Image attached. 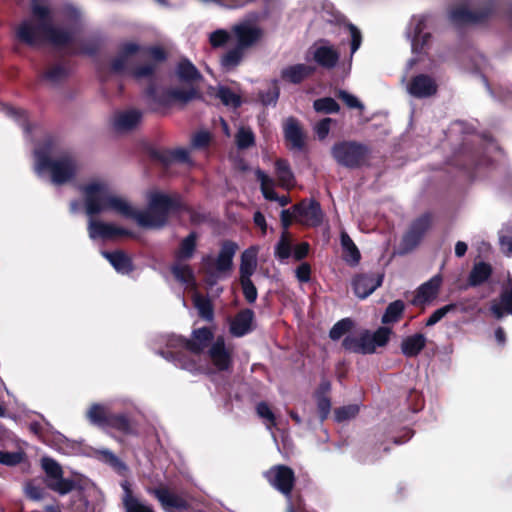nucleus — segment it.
<instances>
[{
	"mask_svg": "<svg viewBox=\"0 0 512 512\" xmlns=\"http://www.w3.org/2000/svg\"><path fill=\"white\" fill-rule=\"evenodd\" d=\"M80 190L88 217L113 212L134 219L140 227L146 229H161L167 224L171 214L183 208L179 195L152 192L148 197L147 209L137 211L125 197L113 192L110 185L103 180H93L83 185Z\"/></svg>",
	"mask_w": 512,
	"mask_h": 512,
	"instance_id": "1",
	"label": "nucleus"
},
{
	"mask_svg": "<svg viewBox=\"0 0 512 512\" xmlns=\"http://www.w3.org/2000/svg\"><path fill=\"white\" fill-rule=\"evenodd\" d=\"M44 2L32 0L31 17L22 20L15 28L16 38L30 47H39L46 42L54 46L70 43L76 34L79 12L68 8L60 16Z\"/></svg>",
	"mask_w": 512,
	"mask_h": 512,
	"instance_id": "2",
	"label": "nucleus"
},
{
	"mask_svg": "<svg viewBox=\"0 0 512 512\" xmlns=\"http://www.w3.org/2000/svg\"><path fill=\"white\" fill-rule=\"evenodd\" d=\"M34 158L35 173L40 178L49 177L54 185L71 181L79 169L76 155L71 151L56 153L50 140L35 149Z\"/></svg>",
	"mask_w": 512,
	"mask_h": 512,
	"instance_id": "3",
	"label": "nucleus"
},
{
	"mask_svg": "<svg viewBox=\"0 0 512 512\" xmlns=\"http://www.w3.org/2000/svg\"><path fill=\"white\" fill-rule=\"evenodd\" d=\"M213 333L209 328H199L193 331L190 340L177 335L166 336V350L159 354L173 362L176 366L193 371L196 370L194 361L187 360V354L198 355L212 345Z\"/></svg>",
	"mask_w": 512,
	"mask_h": 512,
	"instance_id": "4",
	"label": "nucleus"
},
{
	"mask_svg": "<svg viewBox=\"0 0 512 512\" xmlns=\"http://www.w3.org/2000/svg\"><path fill=\"white\" fill-rule=\"evenodd\" d=\"M236 41L220 58L221 66L226 70L237 67L244 59L246 51L254 46L263 36V29L251 20H243L231 27Z\"/></svg>",
	"mask_w": 512,
	"mask_h": 512,
	"instance_id": "5",
	"label": "nucleus"
},
{
	"mask_svg": "<svg viewBox=\"0 0 512 512\" xmlns=\"http://www.w3.org/2000/svg\"><path fill=\"white\" fill-rule=\"evenodd\" d=\"M237 248L236 243L225 241L217 257L211 254L202 257V269L209 285L229 276Z\"/></svg>",
	"mask_w": 512,
	"mask_h": 512,
	"instance_id": "6",
	"label": "nucleus"
},
{
	"mask_svg": "<svg viewBox=\"0 0 512 512\" xmlns=\"http://www.w3.org/2000/svg\"><path fill=\"white\" fill-rule=\"evenodd\" d=\"M136 55L149 56L155 62H162L166 59L165 51L159 46L146 47L134 41H125L119 45L118 53L111 62V71L113 73L127 71Z\"/></svg>",
	"mask_w": 512,
	"mask_h": 512,
	"instance_id": "7",
	"label": "nucleus"
},
{
	"mask_svg": "<svg viewBox=\"0 0 512 512\" xmlns=\"http://www.w3.org/2000/svg\"><path fill=\"white\" fill-rule=\"evenodd\" d=\"M496 11V0H469L467 4L452 9L449 18L456 25L481 23Z\"/></svg>",
	"mask_w": 512,
	"mask_h": 512,
	"instance_id": "8",
	"label": "nucleus"
},
{
	"mask_svg": "<svg viewBox=\"0 0 512 512\" xmlns=\"http://www.w3.org/2000/svg\"><path fill=\"white\" fill-rule=\"evenodd\" d=\"M391 330L380 327L375 332L365 330L359 335H348L344 338L342 346L346 351L359 354H372L377 347H383L389 341Z\"/></svg>",
	"mask_w": 512,
	"mask_h": 512,
	"instance_id": "9",
	"label": "nucleus"
},
{
	"mask_svg": "<svg viewBox=\"0 0 512 512\" xmlns=\"http://www.w3.org/2000/svg\"><path fill=\"white\" fill-rule=\"evenodd\" d=\"M331 154L339 165L354 169L366 161L368 148L354 141H341L332 146Z\"/></svg>",
	"mask_w": 512,
	"mask_h": 512,
	"instance_id": "10",
	"label": "nucleus"
},
{
	"mask_svg": "<svg viewBox=\"0 0 512 512\" xmlns=\"http://www.w3.org/2000/svg\"><path fill=\"white\" fill-rule=\"evenodd\" d=\"M433 23L430 15H414L406 29V36L411 43L413 53H420L428 45L430 40V32L428 29Z\"/></svg>",
	"mask_w": 512,
	"mask_h": 512,
	"instance_id": "11",
	"label": "nucleus"
},
{
	"mask_svg": "<svg viewBox=\"0 0 512 512\" xmlns=\"http://www.w3.org/2000/svg\"><path fill=\"white\" fill-rule=\"evenodd\" d=\"M264 477L269 484L286 497H290L296 477L293 469L284 464L272 466L265 472Z\"/></svg>",
	"mask_w": 512,
	"mask_h": 512,
	"instance_id": "12",
	"label": "nucleus"
},
{
	"mask_svg": "<svg viewBox=\"0 0 512 512\" xmlns=\"http://www.w3.org/2000/svg\"><path fill=\"white\" fill-rule=\"evenodd\" d=\"M431 222V215L425 213L411 223L409 229L404 234L402 239V246L404 251L407 252L414 249L421 242L424 235L429 230Z\"/></svg>",
	"mask_w": 512,
	"mask_h": 512,
	"instance_id": "13",
	"label": "nucleus"
},
{
	"mask_svg": "<svg viewBox=\"0 0 512 512\" xmlns=\"http://www.w3.org/2000/svg\"><path fill=\"white\" fill-rule=\"evenodd\" d=\"M296 222L306 226H319L323 220L320 204L315 200H303L294 205Z\"/></svg>",
	"mask_w": 512,
	"mask_h": 512,
	"instance_id": "14",
	"label": "nucleus"
},
{
	"mask_svg": "<svg viewBox=\"0 0 512 512\" xmlns=\"http://www.w3.org/2000/svg\"><path fill=\"white\" fill-rule=\"evenodd\" d=\"M142 116V112L139 109L118 110L111 118V126L117 133H128L138 127Z\"/></svg>",
	"mask_w": 512,
	"mask_h": 512,
	"instance_id": "15",
	"label": "nucleus"
},
{
	"mask_svg": "<svg viewBox=\"0 0 512 512\" xmlns=\"http://www.w3.org/2000/svg\"><path fill=\"white\" fill-rule=\"evenodd\" d=\"M437 83L434 78L426 74H418L411 78L406 85L407 93L418 99L428 98L436 94Z\"/></svg>",
	"mask_w": 512,
	"mask_h": 512,
	"instance_id": "16",
	"label": "nucleus"
},
{
	"mask_svg": "<svg viewBox=\"0 0 512 512\" xmlns=\"http://www.w3.org/2000/svg\"><path fill=\"white\" fill-rule=\"evenodd\" d=\"M88 234L90 239H112L116 236H130L131 232L128 230L115 226L111 223H106L101 220H96L94 217H89L88 221Z\"/></svg>",
	"mask_w": 512,
	"mask_h": 512,
	"instance_id": "17",
	"label": "nucleus"
},
{
	"mask_svg": "<svg viewBox=\"0 0 512 512\" xmlns=\"http://www.w3.org/2000/svg\"><path fill=\"white\" fill-rule=\"evenodd\" d=\"M383 277V274L380 273H368L355 276L352 281L355 295L360 299H365L381 286Z\"/></svg>",
	"mask_w": 512,
	"mask_h": 512,
	"instance_id": "18",
	"label": "nucleus"
},
{
	"mask_svg": "<svg viewBox=\"0 0 512 512\" xmlns=\"http://www.w3.org/2000/svg\"><path fill=\"white\" fill-rule=\"evenodd\" d=\"M151 493L157 498L163 509L168 512L186 511L189 509L188 501L171 492L167 487L154 488Z\"/></svg>",
	"mask_w": 512,
	"mask_h": 512,
	"instance_id": "19",
	"label": "nucleus"
},
{
	"mask_svg": "<svg viewBox=\"0 0 512 512\" xmlns=\"http://www.w3.org/2000/svg\"><path fill=\"white\" fill-rule=\"evenodd\" d=\"M94 425H97L113 436V430L121 435H137L138 432L131 421V418H90Z\"/></svg>",
	"mask_w": 512,
	"mask_h": 512,
	"instance_id": "20",
	"label": "nucleus"
},
{
	"mask_svg": "<svg viewBox=\"0 0 512 512\" xmlns=\"http://www.w3.org/2000/svg\"><path fill=\"white\" fill-rule=\"evenodd\" d=\"M209 359L213 365L220 371L228 370L231 365V353L225 347V341L223 337H218L208 350Z\"/></svg>",
	"mask_w": 512,
	"mask_h": 512,
	"instance_id": "21",
	"label": "nucleus"
},
{
	"mask_svg": "<svg viewBox=\"0 0 512 512\" xmlns=\"http://www.w3.org/2000/svg\"><path fill=\"white\" fill-rule=\"evenodd\" d=\"M254 312L243 309L238 312L230 322V333L235 337H242L252 331Z\"/></svg>",
	"mask_w": 512,
	"mask_h": 512,
	"instance_id": "22",
	"label": "nucleus"
},
{
	"mask_svg": "<svg viewBox=\"0 0 512 512\" xmlns=\"http://www.w3.org/2000/svg\"><path fill=\"white\" fill-rule=\"evenodd\" d=\"M313 59L321 67L331 69L339 60V53L324 42L316 45L313 50Z\"/></svg>",
	"mask_w": 512,
	"mask_h": 512,
	"instance_id": "23",
	"label": "nucleus"
},
{
	"mask_svg": "<svg viewBox=\"0 0 512 512\" xmlns=\"http://www.w3.org/2000/svg\"><path fill=\"white\" fill-rule=\"evenodd\" d=\"M284 135L291 149L298 151L303 149L305 144L304 134L299 122L295 118L290 117L286 119L284 123Z\"/></svg>",
	"mask_w": 512,
	"mask_h": 512,
	"instance_id": "24",
	"label": "nucleus"
},
{
	"mask_svg": "<svg viewBox=\"0 0 512 512\" xmlns=\"http://www.w3.org/2000/svg\"><path fill=\"white\" fill-rule=\"evenodd\" d=\"M313 72L314 68L312 66L299 63L284 67L281 70V78L288 83L299 84Z\"/></svg>",
	"mask_w": 512,
	"mask_h": 512,
	"instance_id": "25",
	"label": "nucleus"
},
{
	"mask_svg": "<svg viewBox=\"0 0 512 512\" xmlns=\"http://www.w3.org/2000/svg\"><path fill=\"white\" fill-rule=\"evenodd\" d=\"M258 252V246H251L242 253L239 268L240 281L251 280V276L255 273L257 268Z\"/></svg>",
	"mask_w": 512,
	"mask_h": 512,
	"instance_id": "26",
	"label": "nucleus"
},
{
	"mask_svg": "<svg viewBox=\"0 0 512 512\" xmlns=\"http://www.w3.org/2000/svg\"><path fill=\"white\" fill-rule=\"evenodd\" d=\"M442 278L439 275L432 277L429 281L422 284L415 295V304H424L432 301L438 294Z\"/></svg>",
	"mask_w": 512,
	"mask_h": 512,
	"instance_id": "27",
	"label": "nucleus"
},
{
	"mask_svg": "<svg viewBox=\"0 0 512 512\" xmlns=\"http://www.w3.org/2000/svg\"><path fill=\"white\" fill-rule=\"evenodd\" d=\"M171 272L174 278L185 285L187 288L196 287V279L194 272L190 265L184 262V260H176L171 266Z\"/></svg>",
	"mask_w": 512,
	"mask_h": 512,
	"instance_id": "28",
	"label": "nucleus"
},
{
	"mask_svg": "<svg viewBox=\"0 0 512 512\" xmlns=\"http://www.w3.org/2000/svg\"><path fill=\"white\" fill-rule=\"evenodd\" d=\"M490 309L497 319H501L504 316L503 310L512 315V278H508L507 283L503 287L500 304L493 303Z\"/></svg>",
	"mask_w": 512,
	"mask_h": 512,
	"instance_id": "29",
	"label": "nucleus"
},
{
	"mask_svg": "<svg viewBox=\"0 0 512 512\" xmlns=\"http://www.w3.org/2000/svg\"><path fill=\"white\" fill-rule=\"evenodd\" d=\"M427 338L422 333L405 337L401 342V352L405 357H416L425 348Z\"/></svg>",
	"mask_w": 512,
	"mask_h": 512,
	"instance_id": "30",
	"label": "nucleus"
},
{
	"mask_svg": "<svg viewBox=\"0 0 512 512\" xmlns=\"http://www.w3.org/2000/svg\"><path fill=\"white\" fill-rule=\"evenodd\" d=\"M69 75V68L65 63H54L49 65L42 73L41 78L51 86L62 83Z\"/></svg>",
	"mask_w": 512,
	"mask_h": 512,
	"instance_id": "31",
	"label": "nucleus"
},
{
	"mask_svg": "<svg viewBox=\"0 0 512 512\" xmlns=\"http://www.w3.org/2000/svg\"><path fill=\"white\" fill-rule=\"evenodd\" d=\"M102 255L109 261V263L118 273L128 274L133 269L130 257L123 251H102Z\"/></svg>",
	"mask_w": 512,
	"mask_h": 512,
	"instance_id": "32",
	"label": "nucleus"
},
{
	"mask_svg": "<svg viewBox=\"0 0 512 512\" xmlns=\"http://www.w3.org/2000/svg\"><path fill=\"white\" fill-rule=\"evenodd\" d=\"M96 458L110 466L116 473L125 476L128 472V466L118 456L108 449L97 450Z\"/></svg>",
	"mask_w": 512,
	"mask_h": 512,
	"instance_id": "33",
	"label": "nucleus"
},
{
	"mask_svg": "<svg viewBox=\"0 0 512 512\" xmlns=\"http://www.w3.org/2000/svg\"><path fill=\"white\" fill-rule=\"evenodd\" d=\"M122 486L124 489L123 506L125 512H155L152 506L143 504L133 495L128 483Z\"/></svg>",
	"mask_w": 512,
	"mask_h": 512,
	"instance_id": "34",
	"label": "nucleus"
},
{
	"mask_svg": "<svg viewBox=\"0 0 512 512\" xmlns=\"http://www.w3.org/2000/svg\"><path fill=\"white\" fill-rule=\"evenodd\" d=\"M196 90L194 88H170L166 91V101L165 104H181L185 105L192 99L196 97Z\"/></svg>",
	"mask_w": 512,
	"mask_h": 512,
	"instance_id": "35",
	"label": "nucleus"
},
{
	"mask_svg": "<svg viewBox=\"0 0 512 512\" xmlns=\"http://www.w3.org/2000/svg\"><path fill=\"white\" fill-rule=\"evenodd\" d=\"M341 246L345 262L352 266L357 265L361 258L360 252L350 236L344 231L341 233Z\"/></svg>",
	"mask_w": 512,
	"mask_h": 512,
	"instance_id": "36",
	"label": "nucleus"
},
{
	"mask_svg": "<svg viewBox=\"0 0 512 512\" xmlns=\"http://www.w3.org/2000/svg\"><path fill=\"white\" fill-rule=\"evenodd\" d=\"M492 274V268L488 263H475L468 277V285L476 287L483 284Z\"/></svg>",
	"mask_w": 512,
	"mask_h": 512,
	"instance_id": "37",
	"label": "nucleus"
},
{
	"mask_svg": "<svg viewBox=\"0 0 512 512\" xmlns=\"http://www.w3.org/2000/svg\"><path fill=\"white\" fill-rule=\"evenodd\" d=\"M197 238L198 236L195 232H191L185 237L175 252V259L184 261L191 259L196 250Z\"/></svg>",
	"mask_w": 512,
	"mask_h": 512,
	"instance_id": "38",
	"label": "nucleus"
},
{
	"mask_svg": "<svg viewBox=\"0 0 512 512\" xmlns=\"http://www.w3.org/2000/svg\"><path fill=\"white\" fill-rule=\"evenodd\" d=\"M44 484L46 488L58 493L59 495H66L76 489V482L70 478H64L63 475L61 478L53 479H44Z\"/></svg>",
	"mask_w": 512,
	"mask_h": 512,
	"instance_id": "39",
	"label": "nucleus"
},
{
	"mask_svg": "<svg viewBox=\"0 0 512 512\" xmlns=\"http://www.w3.org/2000/svg\"><path fill=\"white\" fill-rule=\"evenodd\" d=\"M276 176L279 184L284 188H290L294 185V175L286 160L279 159L275 163Z\"/></svg>",
	"mask_w": 512,
	"mask_h": 512,
	"instance_id": "40",
	"label": "nucleus"
},
{
	"mask_svg": "<svg viewBox=\"0 0 512 512\" xmlns=\"http://www.w3.org/2000/svg\"><path fill=\"white\" fill-rule=\"evenodd\" d=\"M176 73L179 79L185 82H192L200 78V73L196 67L187 60H183L178 64Z\"/></svg>",
	"mask_w": 512,
	"mask_h": 512,
	"instance_id": "41",
	"label": "nucleus"
},
{
	"mask_svg": "<svg viewBox=\"0 0 512 512\" xmlns=\"http://www.w3.org/2000/svg\"><path fill=\"white\" fill-rule=\"evenodd\" d=\"M405 309V304L402 300H396L388 305L384 315L382 316V322L384 324L395 323L397 322L403 311Z\"/></svg>",
	"mask_w": 512,
	"mask_h": 512,
	"instance_id": "42",
	"label": "nucleus"
},
{
	"mask_svg": "<svg viewBox=\"0 0 512 512\" xmlns=\"http://www.w3.org/2000/svg\"><path fill=\"white\" fill-rule=\"evenodd\" d=\"M235 143L238 149H247L255 144V136L249 127H239L235 135Z\"/></svg>",
	"mask_w": 512,
	"mask_h": 512,
	"instance_id": "43",
	"label": "nucleus"
},
{
	"mask_svg": "<svg viewBox=\"0 0 512 512\" xmlns=\"http://www.w3.org/2000/svg\"><path fill=\"white\" fill-rule=\"evenodd\" d=\"M41 467L46 474L45 479L54 480L55 478H61L64 473L61 465L50 457H43L41 459Z\"/></svg>",
	"mask_w": 512,
	"mask_h": 512,
	"instance_id": "44",
	"label": "nucleus"
},
{
	"mask_svg": "<svg viewBox=\"0 0 512 512\" xmlns=\"http://www.w3.org/2000/svg\"><path fill=\"white\" fill-rule=\"evenodd\" d=\"M1 109L8 117H11L20 126H22L25 133H29L30 127L27 124V116L24 110L17 109L4 104L1 105Z\"/></svg>",
	"mask_w": 512,
	"mask_h": 512,
	"instance_id": "45",
	"label": "nucleus"
},
{
	"mask_svg": "<svg viewBox=\"0 0 512 512\" xmlns=\"http://www.w3.org/2000/svg\"><path fill=\"white\" fill-rule=\"evenodd\" d=\"M459 307L456 303H451L445 305L437 310H435L430 317L426 321V326H433L438 323L442 318H444L448 313L456 310ZM460 311L466 312V308L463 305H460Z\"/></svg>",
	"mask_w": 512,
	"mask_h": 512,
	"instance_id": "46",
	"label": "nucleus"
},
{
	"mask_svg": "<svg viewBox=\"0 0 512 512\" xmlns=\"http://www.w3.org/2000/svg\"><path fill=\"white\" fill-rule=\"evenodd\" d=\"M193 301L199 315L203 319L211 321L213 319V308L210 301L197 293L194 295Z\"/></svg>",
	"mask_w": 512,
	"mask_h": 512,
	"instance_id": "47",
	"label": "nucleus"
},
{
	"mask_svg": "<svg viewBox=\"0 0 512 512\" xmlns=\"http://www.w3.org/2000/svg\"><path fill=\"white\" fill-rule=\"evenodd\" d=\"M256 175H257L258 180L260 181L261 190H262L264 197L267 200L276 201V199H278V196L273 189V180L261 170H257Z\"/></svg>",
	"mask_w": 512,
	"mask_h": 512,
	"instance_id": "48",
	"label": "nucleus"
},
{
	"mask_svg": "<svg viewBox=\"0 0 512 512\" xmlns=\"http://www.w3.org/2000/svg\"><path fill=\"white\" fill-rule=\"evenodd\" d=\"M313 107L317 112L326 114L337 113L340 109L339 104L330 97L315 100Z\"/></svg>",
	"mask_w": 512,
	"mask_h": 512,
	"instance_id": "49",
	"label": "nucleus"
},
{
	"mask_svg": "<svg viewBox=\"0 0 512 512\" xmlns=\"http://www.w3.org/2000/svg\"><path fill=\"white\" fill-rule=\"evenodd\" d=\"M499 243L503 253L512 257V223L508 224L500 231Z\"/></svg>",
	"mask_w": 512,
	"mask_h": 512,
	"instance_id": "50",
	"label": "nucleus"
},
{
	"mask_svg": "<svg viewBox=\"0 0 512 512\" xmlns=\"http://www.w3.org/2000/svg\"><path fill=\"white\" fill-rule=\"evenodd\" d=\"M217 97L226 106H232L236 108L241 104L240 97L227 87H219L217 91Z\"/></svg>",
	"mask_w": 512,
	"mask_h": 512,
	"instance_id": "51",
	"label": "nucleus"
},
{
	"mask_svg": "<svg viewBox=\"0 0 512 512\" xmlns=\"http://www.w3.org/2000/svg\"><path fill=\"white\" fill-rule=\"evenodd\" d=\"M25 494L31 500H42L47 494L46 486L43 487L41 484H37L36 480H30L25 485Z\"/></svg>",
	"mask_w": 512,
	"mask_h": 512,
	"instance_id": "52",
	"label": "nucleus"
},
{
	"mask_svg": "<svg viewBox=\"0 0 512 512\" xmlns=\"http://www.w3.org/2000/svg\"><path fill=\"white\" fill-rule=\"evenodd\" d=\"M232 36L231 31L217 29L209 34V43L213 48L224 47Z\"/></svg>",
	"mask_w": 512,
	"mask_h": 512,
	"instance_id": "53",
	"label": "nucleus"
},
{
	"mask_svg": "<svg viewBox=\"0 0 512 512\" xmlns=\"http://www.w3.org/2000/svg\"><path fill=\"white\" fill-rule=\"evenodd\" d=\"M25 453L23 451H3L0 450V464L6 466H16L24 461Z\"/></svg>",
	"mask_w": 512,
	"mask_h": 512,
	"instance_id": "54",
	"label": "nucleus"
},
{
	"mask_svg": "<svg viewBox=\"0 0 512 512\" xmlns=\"http://www.w3.org/2000/svg\"><path fill=\"white\" fill-rule=\"evenodd\" d=\"M353 322L349 318H344L333 325L329 332L332 340H339L343 335L350 331Z\"/></svg>",
	"mask_w": 512,
	"mask_h": 512,
	"instance_id": "55",
	"label": "nucleus"
},
{
	"mask_svg": "<svg viewBox=\"0 0 512 512\" xmlns=\"http://www.w3.org/2000/svg\"><path fill=\"white\" fill-rule=\"evenodd\" d=\"M156 70V65L154 63H147L144 65H141L139 67L134 68L133 67V61L131 62L130 68L125 71V73L131 72V74L137 78H148L151 77ZM124 74V72L122 73Z\"/></svg>",
	"mask_w": 512,
	"mask_h": 512,
	"instance_id": "56",
	"label": "nucleus"
},
{
	"mask_svg": "<svg viewBox=\"0 0 512 512\" xmlns=\"http://www.w3.org/2000/svg\"><path fill=\"white\" fill-rule=\"evenodd\" d=\"M292 255V245L286 236H282L275 247V256L281 261Z\"/></svg>",
	"mask_w": 512,
	"mask_h": 512,
	"instance_id": "57",
	"label": "nucleus"
},
{
	"mask_svg": "<svg viewBox=\"0 0 512 512\" xmlns=\"http://www.w3.org/2000/svg\"><path fill=\"white\" fill-rule=\"evenodd\" d=\"M280 90L277 83H273L266 91L260 93V99L263 105H275L279 98Z\"/></svg>",
	"mask_w": 512,
	"mask_h": 512,
	"instance_id": "58",
	"label": "nucleus"
},
{
	"mask_svg": "<svg viewBox=\"0 0 512 512\" xmlns=\"http://www.w3.org/2000/svg\"><path fill=\"white\" fill-rule=\"evenodd\" d=\"M240 284L246 301L248 303H254L257 299L258 292L252 280H242Z\"/></svg>",
	"mask_w": 512,
	"mask_h": 512,
	"instance_id": "59",
	"label": "nucleus"
},
{
	"mask_svg": "<svg viewBox=\"0 0 512 512\" xmlns=\"http://www.w3.org/2000/svg\"><path fill=\"white\" fill-rule=\"evenodd\" d=\"M338 97L349 107L352 109H364V105L362 102L354 95L350 94L345 90H340L338 92Z\"/></svg>",
	"mask_w": 512,
	"mask_h": 512,
	"instance_id": "60",
	"label": "nucleus"
},
{
	"mask_svg": "<svg viewBox=\"0 0 512 512\" xmlns=\"http://www.w3.org/2000/svg\"><path fill=\"white\" fill-rule=\"evenodd\" d=\"M347 29L351 35V55H353L359 49L362 37L360 31L354 25H347Z\"/></svg>",
	"mask_w": 512,
	"mask_h": 512,
	"instance_id": "61",
	"label": "nucleus"
},
{
	"mask_svg": "<svg viewBox=\"0 0 512 512\" xmlns=\"http://www.w3.org/2000/svg\"><path fill=\"white\" fill-rule=\"evenodd\" d=\"M331 118H324L315 125V132L320 140L327 137L330 131Z\"/></svg>",
	"mask_w": 512,
	"mask_h": 512,
	"instance_id": "62",
	"label": "nucleus"
},
{
	"mask_svg": "<svg viewBox=\"0 0 512 512\" xmlns=\"http://www.w3.org/2000/svg\"><path fill=\"white\" fill-rule=\"evenodd\" d=\"M210 141V134L205 131L196 133L191 140V145L194 148H203L208 145Z\"/></svg>",
	"mask_w": 512,
	"mask_h": 512,
	"instance_id": "63",
	"label": "nucleus"
},
{
	"mask_svg": "<svg viewBox=\"0 0 512 512\" xmlns=\"http://www.w3.org/2000/svg\"><path fill=\"white\" fill-rule=\"evenodd\" d=\"M169 157L172 161L187 163L189 162V151L186 148H176L170 151Z\"/></svg>",
	"mask_w": 512,
	"mask_h": 512,
	"instance_id": "64",
	"label": "nucleus"
}]
</instances>
